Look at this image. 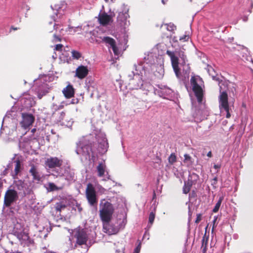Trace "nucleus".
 Wrapping results in <instances>:
<instances>
[{
	"mask_svg": "<svg viewBox=\"0 0 253 253\" xmlns=\"http://www.w3.org/2000/svg\"><path fill=\"white\" fill-rule=\"evenodd\" d=\"M219 107L221 111L223 110L226 112V117L229 118L231 115L229 112L230 108L228 102V97L227 92L225 91H221L218 97Z\"/></svg>",
	"mask_w": 253,
	"mask_h": 253,
	"instance_id": "6",
	"label": "nucleus"
},
{
	"mask_svg": "<svg viewBox=\"0 0 253 253\" xmlns=\"http://www.w3.org/2000/svg\"><path fill=\"white\" fill-rule=\"evenodd\" d=\"M15 166L14 169L15 174L13 176V178H15V176H17L18 174L20 172L21 170V163L19 160H16L15 161Z\"/></svg>",
	"mask_w": 253,
	"mask_h": 253,
	"instance_id": "21",
	"label": "nucleus"
},
{
	"mask_svg": "<svg viewBox=\"0 0 253 253\" xmlns=\"http://www.w3.org/2000/svg\"><path fill=\"white\" fill-rule=\"evenodd\" d=\"M66 208L65 204H63L61 202L57 203L55 204V209L57 211L61 212V210Z\"/></svg>",
	"mask_w": 253,
	"mask_h": 253,
	"instance_id": "25",
	"label": "nucleus"
},
{
	"mask_svg": "<svg viewBox=\"0 0 253 253\" xmlns=\"http://www.w3.org/2000/svg\"><path fill=\"white\" fill-rule=\"evenodd\" d=\"M189 38L190 37L189 35H184L183 36L180 37L179 40L182 42H186L188 41Z\"/></svg>",
	"mask_w": 253,
	"mask_h": 253,
	"instance_id": "37",
	"label": "nucleus"
},
{
	"mask_svg": "<svg viewBox=\"0 0 253 253\" xmlns=\"http://www.w3.org/2000/svg\"><path fill=\"white\" fill-rule=\"evenodd\" d=\"M63 107H64L63 105H60V106H59L58 109H62V108H63Z\"/></svg>",
	"mask_w": 253,
	"mask_h": 253,
	"instance_id": "49",
	"label": "nucleus"
},
{
	"mask_svg": "<svg viewBox=\"0 0 253 253\" xmlns=\"http://www.w3.org/2000/svg\"><path fill=\"white\" fill-rule=\"evenodd\" d=\"M129 83L128 85L130 89H138L143 85L142 77L139 74H135L132 72L128 75Z\"/></svg>",
	"mask_w": 253,
	"mask_h": 253,
	"instance_id": "4",
	"label": "nucleus"
},
{
	"mask_svg": "<svg viewBox=\"0 0 253 253\" xmlns=\"http://www.w3.org/2000/svg\"><path fill=\"white\" fill-rule=\"evenodd\" d=\"M48 186L51 191L58 190V188L53 183H49Z\"/></svg>",
	"mask_w": 253,
	"mask_h": 253,
	"instance_id": "38",
	"label": "nucleus"
},
{
	"mask_svg": "<svg viewBox=\"0 0 253 253\" xmlns=\"http://www.w3.org/2000/svg\"><path fill=\"white\" fill-rule=\"evenodd\" d=\"M184 159L183 162L184 163H188V164H190V165L192 164V163H193V161L192 160V159L189 155H188L187 154H185L184 155Z\"/></svg>",
	"mask_w": 253,
	"mask_h": 253,
	"instance_id": "27",
	"label": "nucleus"
},
{
	"mask_svg": "<svg viewBox=\"0 0 253 253\" xmlns=\"http://www.w3.org/2000/svg\"><path fill=\"white\" fill-rule=\"evenodd\" d=\"M223 199H224V197L223 196H220L219 198V199H218L217 202L216 203L214 208L212 210L213 212L216 213L218 211L219 208L221 206V204L223 200Z\"/></svg>",
	"mask_w": 253,
	"mask_h": 253,
	"instance_id": "24",
	"label": "nucleus"
},
{
	"mask_svg": "<svg viewBox=\"0 0 253 253\" xmlns=\"http://www.w3.org/2000/svg\"><path fill=\"white\" fill-rule=\"evenodd\" d=\"M169 162L170 164L173 165L175 162L176 161V157L174 153H172L170 154V155L169 156Z\"/></svg>",
	"mask_w": 253,
	"mask_h": 253,
	"instance_id": "29",
	"label": "nucleus"
},
{
	"mask_svg": "<svg viewBox=\"0 0 253 253\" xmlns=\"http://www.w3.org/2000/svg\"><path fill=\"white\" fill-rule=\"evenodd\" d=\"M103 230L104 232L109 234L113 235L118 232V229L115 226L110 223V221H102Z\"/></svg>",
	"mask_w": 253,
	"mask_h": 253,
	"instance_id": "12",
	"label": "nucleus"
},
{
	"mask_svg": "<svg viewBox=\"0 0 253 253\" xmlns=\"http://www.w3.org/2000/svg\"><path fill=\"white\" fill-rule=\"evenodd\" d=\"M36 139V137H31V139Z\"/></svg>",
	"mask_w": 253,
	"mask_h": 253,
	"instance_id": "51",
	"label": "nucleus"
},
{
	"mask_svg": "<svg viewBox=\"0 0 253 253\" xmlns=\"http://www.w3.org/2000/svg\"><path fill=\"white\" fill-rule=\"evenodd\" d=\"M112 1H113V0H111Z\"/></svg>",
	"mask_w": 253,
	"mask_h": 253,
	"instance_id": "56",
	"label": "nucleus"
},
{
	"mask_svg": "<svg viewBox=\"0 0 253 253\" xmlns=\"http://www.w3.org/2000/svg\"><path fill=\"white\" fill-rule=\"evenodd\" d=\"M97 176L99 177H103L106 171V165L103 163H99L96 167Z\"/></svg>",
	"mask_w": 253,
	"mask_h": 253,
	"instance_id": "17",
	"label": "nucleus"
},
{
	"mask_svg": "<svg viewBox=\"0 0 253 253\" xmlns=\"http://www.w3.org/2000/svg\"><path fill=\"white\" fill-rule=\"evenodd\" d=\"M184 183L187 185L188 186H189L190 187H192V185L193 184H195L196 183H195L193 181H192V180H190L189 178H188V180L187 181H184Z\"/></svg>",
	"mask_w": 253,
	"mask_h": 253,
	"instance_id": "40",
	"label": "nucleus"
},
{
	"mask_svg": "<svg viewBox=\"0 0 253 253\" xmlns=\"http://www.w3.org/2000/svg\"><path fill=\"white\" fill-rule=\"evenodd\" d=\"M18 198V192L14 189L6 191L4 197V205L6 207H9L12 204L17 201Z\"/></svg>",
	"mask_w": 253,
	"mask_h": 253,
	"instance_id": "8",
	"label": "nucleus"
},
{
	"mask_svg": "<svg viewBox=\"0 0 253 253\" xmlns=\"http://www.w3.org/2000/svg\"><path fill=\"white\" fill-rule=\"evenodd\" d=\"M88 71L87 66L80 65L76 69L75 76L81 80L83 79L87 76Z\"/></svg>",
	"mask_w": 253,
	"mask_h": 253,
	"instance_id": "13",
	"label": "nucleus"
},
{
	"mask_svg": "<svg viewBox=\"0 0 253 253\" xmlns=\"http://www.w3.org/2000/svg\"><path fill=\"white\" fill-rule=\"evenodd\" d=\"M156 197V193L155 192H153V199Z\"/></svg>",
	"mask_w": 253,
	"mask_h": 253,
	"instance_id": "50",
	"label": "nucleus"
},
{
	"mask_svg": "<svg viewBox=\"0 0 253 253\" xmlns=\"http://www.w3.org/2000/svg\"><path fill=\"white\" fill-rule=\"evenodd\" d=\"M133 253H139V252H136V251H134Z\"/></svg>",
	"mask_w": 253,
	"mask_h": 253,
	"instance_id": "52",
	"label": "nucleus"
},
{
	"mask_svg": "<svg viewBox=\"0 0 253 253\" xmlns=\"http://www.w3.org/2000/svg\"><path fill=\"white\" fill-rule=\"evenodd\" d=\"M17 238L21 242H26L29 239V236L28 233L25 232H21L16 233Z\"/></svg>",
	"mask_w": 253,
	"mask_h": 253,
	"instance_id": "20",
	"label": "nucleus"
},
{
	"mask_svg": "<svg viewBox=\"0 0 253 253\" xmlns=\"http://www.w3.org/2000/svg\"><path fill=\"white\" fill-rule=\"evenodd\" d=\"M107 143L105 141L100 143L98 145L99 153L101 154L105 153L107 151Z\"/></svg>",
	"mask_w": 253,
	"mask_h": 253,
	"instance_id": "23",
	"label": "nucleus"
},
{
	"mask_svg": "<svg viewBox=\"0 0 253 253\" xmlns=\"http://www.w3.org/2000/svg\"><path fill=\"white\" fill-rule=\"evenodd\" d=\"M93 145V143H90L85 145L82 147L83 151L84 154L89 156L91 153L92 155H94V152L92 148Z\"/></svg>",
	"mask_w": 253,
	"mask_h": 253,
	"instance_id": "19",
	"label": "nucleus"
},
{
	"mask_svg": "<svg viewBox=\"0 0 253 253\" xmlns=\"http://www.w3.org/2000/svg\"><path fill=\"white\" fill-rule=\"evenodd\" d=\"M105 1L107 2L108 0H105Z\"/></svg>",
	"mask_w": 253,
	"mask_h": 253,
	"instance_id": "54",
	"label": "nucleus"
},
{
	"mask_svg": "<svg viewBox=\"0 0 253 253\" xmlns=\"http://www.w3.org/2000/svg\"><path fill=\"white\" fill-rule=\"evenodd\" d=\"M207 156L209 157H212V153L211 151H209L207 154Z\"/></svg>",
	"mask_w": 253,
	"mask_h": 253,
	"instance_id": "45",
	"label": "nucleus"
},
{
	"mask_svg": "<svg viewBox=\"0 0 253 253\" xmlns=\"http://www.w3.org/2000/svg\"><path fill=\"white\" fill-rule=\"evenodd\" d=\"M74 237L76 239V244L82 246L86 245L88 240V234L85 229L78 227L74 230Z\"/></svg>",
	"mask_w": 253,
	"mask_h": 253,
	"instance_id": "2",
	"label": "nucleus"
},
{
	"mask_svg": "<svg viewBox=\"0 0 253 253\" xmlns=\"http://www.w3.org/2000/svg\"><path fill=\"white\" fill-rule=\"evenodd\" d=\"M201 220H202V214H197V217L195 220V223L198 224L200 222V221Z\"/></svg>",
	"mask_w": 253,
	"mask_h": 253,
	"instance_id": "42",
	"label": "nucleus"
},
{
	"mask_svg": "<svg viewBox=\"0 0 253 253\" xmlns=\"http://www.w3.org/2000/svg\"><path fill=\"white\" fill-rule=\"evenodd\" d=\"M29 172L33 176V180L34 181L39 182L41 180V175L39 173L37 168L34 165H31V169L29 170Z\"/></svg>",
	"mask_w": 253,
	"mask_h": 253,
	"instance_id": "15",
	"label": "nucleus"
},
{
	"mask_svg": "<svg viewBox=\"0 0 253 253\" xmlns=\"http://www.w3.org/2000/svg\"><path fill=\"white\" fill-rule=\"evenodd\" d=\"M162 160L159 157H157L156 158V161L154 164V168H157L161 165Z\"/></svg>",
	"mask_w": 253,
	"mask_h": 253,
	"instance_id": "33",
	"label": "nucleus"
},
{
	"mask_svg": "<svg viewBox=\"0 0 253 253\" xmlns=\"http://www.w3.org/2000/svg\"><path fill=\"white\" fill-rule=\"evenodd\" d=\"M65 113L64 112H62L61 113V116L62 117H64L65 116Z\"/></svg>",
	"mask_w": 253,
	"mask_h": 253,
	"instance_id": "47",
	"label": "nucleus"
},
{
	"mask_svg": "<svg viewBox=\"0 0 253 253\" xmlns=\"http://www.w3.org/2000/svg\"><path fill=\"white\" fill-rule=\"evenodd\" d=\"M193 193H194V194H195V193H194V191H193Z\"/></svg>",
	"mask_w": 253,
	"mask_h": 253,
	"instance_id": "55",
	"label": "nucleus"
},
{
	"mask_svg": "<svg viewBox=\"0 0 253 253\" xmlns=\"http://www.w3.org/2000/svg\"><path fill=\"white\" fill-rule=\"evenodd\" d=\"M167 26V29L169 31H173L176 29V26L172 23H169L166 24Z\"/></svg>",
	"mask_w": 253,
	"mask_h": 253,
	"instance_id": "31",
	"label": "nucleus"
},
{
	"mask_svg": "<svg viewBox=\"0 0 253 253\" xmlns=\"http://www.w3.org/2000/svg\"><path fill=\"white\" fill-rule=\"evenodd\" d=\"M155 217V214L154 212H150L149 216V222L150 224H152L154 221Z\"/></svg>",
	"mask_w": 253,
	"mask_h": 253,
	"instance_id": "34",
	"label": "nucleus"
},
{
	"mask_svg": "<svg viewBox=\"0 0 253 253\" xmlns=\"http://www.w3.org/2000/svg\"><path fill=\"white\" fill-rule=\"evenodd\" d=\"M215 221H216V219H215L214 220L213 222L214 223V222H215Z\"/></svg>",
	"mask_w": 253,
	"mask_h": 253,
	"instance_id": "53",
	"label": "nucleus"
},
{
	"mask_svg": "<svg viewBox=\"0 0 253 253\" xmlns=\"http://www.w3.org/2000/svg\"><path fill=\"white\" fill-rule=\"evenodd\" d=\"M63 93L66 98H71L74 96L75 90L72 85H68L63 90Z\"/></svg>",
	"mask_w": 253,
	"mask_h": 253,
	"instance_id": "16",
	"label": "nucleus"
},
{
	"mask_svg": "<svg viewBox=\"0 0 253 253\" xmlns=\"http://www.w3.org/2000/svg\"><path fill=\"white\" fill-rule=\"evenodd\" d=\"M138 242H139V243L138 245L136 246V247L134 249V251L140 253L141 248V243L139 240H138Z\"/></svg>",
	"mask_w": 253,
	"mask_h": 253,
	"instance_id": "41",
	"label": "nucleus"
},
{
	"mask_svg": "<svg viewBox=\"0 0 253 253\" xmlns=\"http://www.w3.org/2000/svg\"><path fill=\"white\" fill-rule=\"evenodd\" d=\"M208 240L209 237L207 236L206 233H205L202 240V245L201 247L202 253H206Z\"/></svg>",
	"mask_w": 253,
	"mask_h": 253,
	"instance_id": "18",
	"label": "nucleus"
},
{
	"mask_svg": "<svg viewBox=\"0 0 253 253\" xmlns=\"http://www.w3.org/2000/svg\"><path fill=\"white\" fill-rule=\"evenodd\" d=\"M167 54L170 57L172 67L177 77L179 76L180 74V69L179 68L178 58L175 55L173 51L168 50L166 52Z\"/></svg>",
	"mask_w": 253,
	"mask_h": 253,
	"instance_id": "10",
	"label": "nucleus"
},
{
	"mask_svg": "<svg viewBox=\"0 0 253 253\" xmlns=\"http://www.w3.org/2000/svg\"><path fill=\"white\" fill-rule=\"evenodd\" d=\"M175 54L178 55L180 58H181L183 60H185V58H186V55L184 54V52L183 51L179 50L177 51L175 50V52H174Z\"/></svg>",
	"mask_w": 253,
	"mask_h": 253,
	"instance_id": "30",
	"label": "nucleus"
},
{
	"mask_svg": "<svg viewBox=\"0 0 253 253\" xmlns=\"http://www.w3.org/2000/svg\"><path fill=\"white\" fill-rule=\"evenodd\" d=\"M219 168H220V167L218 166V165H214V168H215V169H218Z\"/></svg>",
	"mask_w": 253,
	"mask_h": 253,
	"instance_id": "48",
	"label": "nucleus"
},
{
	"mask_svg": "<svg viewBox=\"0 0 253 253\" xmlns=\"http://www.w3.org/2000/svg\"><path fill=\"white\" fill-rule=\"evenodd\" d=\"M18 28H17V27H14V26H11V28H10V31H11V30H18Z\"/></svg>",
	"mask_w": 253,
	"mask_h": 253,
	"instance_id": "44",
	"label": "nucleus"
},
{
	"mask_svg": "<svg viewBox=\"0 0 253 253\" xmlns=\"http://www.w3.org/2000/svg\"><path fill=\"white\" fill-rule=\"evenodd\" d=\"M22 120L20 124L21 127L25 129L32 125L35 121V117L31 114L23 113L22 114Z\"/></svg>",
	"mask_w": 253,
	"mask_h": 253,
	"instance_id": "9",
	"label": "nucleus"
},
{
	"mask_svg": "<svg viewBox=\"0 0 253 253\" xmlns=\"http://www.w3.org/2000/svg\"><path fill=\"white\" fill-rule=\"evenodd\" d=\"M63 48V45L62 44H56L54 48V50L62 52Z\"/></svg>",
	"mask_w": 253,
	"mask_h": 253,
	"instance_id": "36",
	"label": "nucleus"
},
{
	"mask_svg": "<svg viewBox=\"0 0 253 253\" xmlns=\"http://www.w3.org/2000/svg\"><path fill=\"white\" fill-rule=\"evenodd\" d=\"M14 187L18 191V195L23 198L27 195H30L32 190L24 180H18L14 181Z\"/></svg>",
	"mask_w": 253,
	"mask_h": 253,
	"instance_id": "5",
	"label": "nucleus"
},
{
	"mask_svg": "<svg viewBox=\"0 0 253 253\" xmlns=\"http://www.w3.org/2000/svg\"><path fill=\"white\" fill-rule=\"evenodd\" d=\"M102 41L110 45L111 47L116 43L114 39L109 37H104L102 39Z\"/></svg>",
	"mask_w": 253,
	"mask_h": 253,
	"instance_id": "22",
	"label": "nucleus"
},
{
	"mask_svg": "<svg viewBox=\"0 0 253 253\" xmlns=\"http://www.w3.org/2000/svg\"><path fill=\"white\" fill-rule=\"evenodd\" d=\"M191 188V187H190L189 186H188L184 183V186H183V189H182L183 193L185 194H188L190 192Z\"/></svg>",
	"mask_w": 253,
	"mask_h": 253,
	"instance_id": "32",
	"label": "nucleus"
},
{
	"mask_svg": "<svg viewBox=\"0 0 253 253\" xmlns=\"http://www.w3.org/2000/svg\"><path fill=\"white\" fill-rule=\"evenodd\" d=\"M98 21L99 24L103 26L108 25L110 22L112 21V17L111 15L107 14L106 12L99 14L98 17Z\"/></svg>",
	"mask_w": 253,
	"mask_h": 253,
	"instance_id": "14",
	"label": "nucleus"
},
{
	"mask_svg": "<svg viewBox=\"0 0 253 253\" xmlns=\"http://www.w3.org/2000/svg\"><path fill=\"white\" fill-rule=\"evenodd\" d=\"M190 84L192 87V90L197 98L198 102L201 103L204 96V91L202 87L198 84L197 78L195 76L191 77Z\"/></svg>",
	"mask_w": 253,
	"mask_h": 253,
	"instance_id": "7",
	"label": "nucleus"
},
{
	"mask_svg": "<svg viewBox=\"0 0 253 253\" xmlns=\"http://www.w3.org/2000/svg\"><path fill=\"white\" fill-rule=\"evenodd\" d=\"M63 164V161L57 157H50L45 162V165L50 169L60 168Z\"/></svg>",
	"mask_w": 253,
	"mask_h": 253,
	"instance_id": "11",
	"label": "nucleus"
},
{
	"mask_svg": "<svg viewBox=\"0 0 253 253\" xmlns=\"http://www.w3.org/2000/svg\"><path fill=\"white\" fill-rule=\"evenodd\" d=\"M71 53H72V57L74 59L78 60L81 57V56H82V54L80 52L75 50H73L71 51Z\"/></svg>",
	"mask_w": 253,
	"mask_h": 253,
	"instance_id": "26",
	"label": "nucleus"
},
{
	"mask_svg": "<svg viewBox=\"0 0 253 253\" xmlns=\"http://www.w3.org/2000/svg\"><path fill=\"white\" fill-rule=\"evenodd\" d=\"M61 41V39L59 36H57L56 35H53V40H52L53 42H60Z\"/></svg>",
	"mask_w": 253,
	"mask_h": 253,
	"instance_id": "39",
	"label": "nucleus"
},
{
	"mask_svg": "<svg viewBox=\"0 0 253 253\" xmlns=\"http://www.w3.org/2000/svg\"><path fill=\"white\" fill-rule=\"evenodd\" d=\"M217 183V178L216 177H215L214 178H213L211 180V184L213 187H215Z\"/></svg>",
	"mask_w": 253,
	"mask_h": 253,
	"instance_id": "43",
	"label": "nucleus"
},
{
	"mask_svg": "<svg viewBox=\"0 0 253 253\" xmlns=\"http://www.w3.org/2000/svg\"><path fill=\"white\" fill-rule=\"evenodd\" d=\"M104 201V203L102 201L100 204V217L102 221H110L114 212V208L111 203Z\"/></svg>",
	"mask_w": 253,
	"mask_h": 253,
	"instance_id": "1",
	"label": "nucleus"
},
{
	"mask_svg": "<svg viewBox=\"0 0 253 253\" xmlns=\"http://www.w3.org/2000/svg\"><path fill=\"white\" fill-rule=\"evenodd\" d=\"M85 193L88 204L91 206L96 207L98 199L96 192L92 184L88 183L87 184Z\"/></svg>",
	"mask_w": 253,
	"mask_h": 253,
	"instance_id": "3",
	"label": "nucleus"
},
{
	"mask_svg": "<svg viewBox=\"0 0 253 253\" xmlns=\"http://www.w3.org/2000/svg\"><path fill=\"white\" fill-rule=\"evenodd\" d=\"M188 178L196 183L199 179V175L195 173H192L189 175Z\"/></svg>",
	"mask_w": 253,
	"mask_h": 253,
	"instance_id": "28",
	"label": "nucleus"
},
{
	"mask_svg": "<svg viewBox=\"0 0 253 253\" xmlns=\"http://www.w3.org/2000/svg\"><path fill=\"white\" fill-rule=\"evenodd\" d=\"M37 129L36 128H34L31 130V132L32 133V134L33 135L35 132L36 131Z\"/></svg>",
	"mask_w": 253,
	"mask_h": 253,
	"instance_id": "46",
	"label": "nucleus"
},
{
	"mask_svg": "<svg viewBox=\"0 0 253 253\" xmlns=\"http://www.w3.org/2000/svg\"><path fill=\"white\" fill-rule=\"evenodd\" d=\"M113 52L115 55H118L119 54V51L118 47L116 45V43L111 46Z\"/></svg>",
	"mask_w": 253,
	"mask_h": 253,
	"instance_id": "35",
	"label": "nucleus"
}]
</instances>
